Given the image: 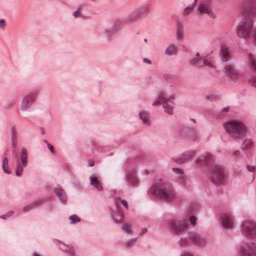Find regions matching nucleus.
Returning a JSON list of instances; mask_svg holds the SVG:
<instances>
[{"label":"nucleus","mask_w":256,"mask_h":256,"mask_svg":"<svg viewBox=\"0 0 256 256\" xmlns=\"http://www.w3.org/2000/svg\"><path fill=\"white\" fill-rule=\"evenodd\" d=\"M255 0H242L239 5V11L242 19L236 28L239 37L247 38L254 33L252 18L256 16Z\"/></svg>","instance_id":"obj_1"},{"label":"nucleus","mask_w":256,"mask_h":256,"mask_svg":"<svg viewBox=\"0 0 256 256\" xmlns=\"http://www.w3.org/2000/svg\"><path fill=\"white\" fill-rule=\"evenodd\" d=\"M184 30L183 28L178 26L176 29V37L178 40H182L183 38Z\"/></svg>","instance_id":"obj_33"},{"label":"nucleus","mask_w":256,"mask_h":256,"mask_svg":"<svg viewBox=\"0 0 256 256\" xmlns=\"http://www.w3.org/2000/svg\"><path fill=\"white\" fill-rule=\"evenodd\" d=\"M115 210L111 212V217L113 220L116 223L120 222L122 220V216L121 212L118 210V206L120 204V202L116 199H114Z\"/></svg>","instance_id":"obj_16"},{"label":"nucleus","mask_w":256,"mask_h":256,"mask_svg":"<svg viewBox=\"0 0 256 256\" xmlns=\"http://www.w3.org/2000/svg\"><path fill=\"white\" fill-rule=\"evenodd\" d=\"M68 218L70 220V223L72 224H74L80 221V218L76 214L71 215Z\"/></svg>","instance_id":"obj_32"},{"label":"nucleus","mask_w":256,"mask_h":256,"mask_svg":"<svg viewBox=\"0 0 256 256\" xmlns=\"http://www.w3.org/2000/svg\"><path fill=\"white\" fill-rule=\"evenodd\" d=\"M74 16L75 18H76L78 17V11H75L73 12L72 14Z\"/></svg>","instance_id":"obj_55"},{"label":"nucleus","mask_w":256,"mask_h":256,"mask_svg":"<svg viewBox=\"0 0 256 256\" xmlns=\"http://www.w3.org/2000/svg\"><path fill=\"white\" fill-rule=\"evenodd\" d=\"M143 62L144 63H146L149 64H152V62L150 60L147 58H143Z\"/></svg>","instance_id":"obj_48"},{"label":"nucleus","mask_w":256,"mask_h":256,"mask_svg":"<svg viewBox=\"0 0 256 256\" xmlns=\"http://www.w3.org/2000/svg\"><path fill=\"white\" fill-rule=\"evenodd\" d=\"M122 230L123 232L126 233L128 234H130L132 231V226L128 224H123L122 225Z\"/></svg>","instance_id":"obj_30"},{"label":"nucleus","mask_w":256,"mask_h":256,"mask_svg":"<svg viewBox=\"0 0 256 256\" xmlns=\"http://www.w3.org/2000/svg\"><path fill=\"white\" fill-rule=\"evenodd\" d=\"M47 147L49 150L52 153L53 152V146L50 145L49 144H48Z\"/></svg>","instance_id":"obj_51"},{"label":"nucleus","mask_w":256,"mask_h":256,"mask_svg":"<svg viewBox=\"0 0 256 256\" xmlns=\"http://www.w3.org/2000/svg\"><path fill=\"white\" fill-rule=\"evenodd\" d=\"M128 182L132 183V184H136V181L132 176L128 178Z\"/></svg>","instance_id":"obj_46"},{"label":"nucleus","mask_w":256,"mask_h":256,"mask_svg":"<svg viewBox=\"0 0 256 256\" xmlns=\"http://www.w3.org/2000/svg\"><path fill=\"white\" fill-rule=\"evenodd\" d=\"M225 71L227 76L232 80L235 81L238 78V72L235 70L232 65H228L225 67Z\"/></svg>","instance_id":"obj_19"},{"label":"nucleus","mask_w":256,"mask_h":256,"mask_svg":"<svg viewBox=\"0 0 256 256\" xmlns=\"http://www.w3.org/2000/svg\"><path fill=\"white\" fill-rule=\"evenodd\" d=\"M89 180L90 184L98 191H102V190L103 188L101 180L96 174H90L89 176Z\"/></svg>","instance_id":"obj_17"},{"label":"nucleus","mask_w":256,"mask_h":256,"mask_svg":"<svg viewBox=\"0 0 256 256\" xmlns=\"http://www.w3.org/2000/svg\"><path fill=\"white\" fill-rule=\"evenodd\" d=\"M202 66H205L210 68H214L215 64L213 62L210 60L206 59L202 60Z\"/></svg>","instance_id":"obj_31"},{"label":"nucleus","mask_w":256,"mask_h":256,"mask_svg":"<svg viewBox=\"0 0 256 256\" xmlns=\"http://www.w3.org/2000/svg\"><path fill=\"white\" fill-rule=\"evenodd\" d=\"M246 168L248 171L250 172H254V170H255L254 166H252L246 165Z\"/></svg>","instance_id":"obj_43"},{"label":"nucleus","mask_w":256,"mask_h":256,"mask_svg":"<svg viewBox=\"0 0 256 256\" xmlns=\"http://www.w3.org/2000/svg\"><path fill=\"white\" fill-rule=\"evenodd\" d=\"M122 24V22L120 20H116L112 24V28H119L121 26Z\"/></svg>","instance_id":"obj_37"},{"label":"nucleus","mask_w":256,"mask_h":256,"mask_svg":"<svg viewBox=\"0 0 256 256\" xmlns=\"http://www.w3.org/2000/svg\"><path fill=\"white\" fill-rule=\"evenodd\" d=\"M74 252V250L73 248H69L66 250V252L70 255L73 254Z\"/></svg>","instance_id":"obj_45"},{"label":"nucleus","mask_w":256,"mask_h":256,"mask_svg":"<svg viewBox=\"0 0 256 256\" xmlns=\"http://www.w3.org/2000/svg\"><path fill=\"white\" fill-rule=\"evenodd\" d=\"M197 218L195 216H190V224L193 226H195L196 224Z\"/></svg>","instance_id":"obj_39"},{"label":"nucleus","mask_w":256,"mask_h":256,"mask_svg":"<svg viewBox=\"0 0 256 256\" xmlns=\"http://www.w3.org/2000/svg\"><path fill=\"white\" fill-rule=\"evenodd\" d=\"M54 192L61 202L64 204L66 202L67 200L66 196L60 186H58L55 188Z\"/></svg>","instance_id":"obj_23"},{"label":"nucleus","mask_w":256,"mask_h":256,"mask_svg":"<svg viewBox=\"0 0 256 256\" xmlns=\"http://www.w3.org/2000/svg\"><path fill=\"white\" fill-rule=\"evenodd\" d=\"M213 159L212 156L208 153L206 152L200 156L196 160V164L198 165H204L210 163Z\"/></svg>","instance_id":"obj_18"},{"label":"nucleus","mask_w":256,"mask_h":256,"mask_svg":"<svg viewBox=\"0 0 256 256\" xmlns=\"http://www.w3.org/2000/svg\"><path fill=\"white\" fill-rule=\"evenodd\" d=\"M13 214L12 211H8L4 214L0 216V218L6 220L11 216Z\"/></svg>","instance_id":"obj_38"},{"label":"nucleus","mask_w":256,"mask_h":256,"mask_svg":"<svg viewBox=\"0 0 256 256\" xmlns=\"http://www.w3.org/2000/svg\"><path fill=\"white\" fill-rule=\"evenodd\" d=\"M2 168L4 172L6 174H10L12 173V171L8 168V159L6 154H4L2 156Z\"/></svg>","instance_id":"obj_28"},{"label":"nucleus","mask_w":256,"mask_h":256,"mask_svg":"<svg viewBox=\"0 0 256 256\" xmlns=\"http://www.w3.org/2000/svg\"><path fill=\"white\" fill-rule=\"evenodd\" d=\"M172 170L176 174V178L180 182H186V176L182 170L178 168H172Z\"/></svg>","instance_id":"obj_27"},{"label":"nucleus","mask_w":256,"mask_h":256,"mask_svg":"<svg viewBox=\"0 0 256 256\" xmlns=\"http://www.w3.org/2000/svg\"><path fill=\"white\" fill-rule=\"evenodd\" d=\"M188 225L187 222H180L176 220H172L168 222V228L170 232L179 235L187 228Z\"/></svg>","instance_id":"obj_11"},{"label":"nucleus","mask_w":256,"mask_h":256,"mask_svg":"<svg viewBox=\"0 0 256 256\" xmlns=\"http://www.w3.org/2000/svg\"><path fill=\"white\" fill-rule=\"evenodd\" d=\"M248 63L252 72L255 75V76L249 78L250 84L256 87V56L253 54H248Z\"/></svg>","instance_id":"obj_14"},{"label":"nucleus","mask_w":256,"mask_h":256,"mask_svg":"<svg viewBox=\"0 0 256 256\" xmlns=\"http://www.w3.org/2000/svg\"><path fill=\"white\" fill-rule=\"evenodd\" d=\"M148 232L147 228H144L142 229V232H140V235L142 236L146 234Z\"/></svg>","instance_id":"obj_52"},{"label":"nucleus","mask_w":256,"mask_h":256,"mask_svg":"<svg viewBox=\"0 0 256 256\" xmlns=\"http://www.w3.org/2000/svg\"><path fill=\"white\" fill-rule=\"evenodd\" d=\"M240 250L242 256H256V244L254 242H248L242 245Z\"/></svg>","instance_id":"obj_13"},{"label":"nucleus","mask_w":256,"mask_h":256,"mask_svg":"<svg viewBox=\"0 0 256 256\" xmlns=\"http://www.w3.org/2000/svg\"><path fill=\"white\" fill-rule=\"evenodd\" d=\"M150 190L154 196L160 200H170L176 198V193L172 188L162 178L156 180L151 186Z\"/></svg>","instance_id":"obj_2"},{"label":"nucleus","mask_w":256,"mask_h":256,"mask_svg":"<svg viewBox=\"0 0 256 256\" xmlns=\"http://www.w3.org/2000/svg\"><path fill=\"white\" fill-rule=\"evenodd\" d=\"M254 174H253L252 175V180L254 179Z\"/></svg>","instance_id":"obj_59"},{"label":"nucleus","mask_w":256,"mask_h":256,"mask_svg":"<svg viewBox=\"0 0 256 256\" xmlns=\"http://www.w3.org/2000/svg\"><path fill=\"white\" fill-rule=\"evenodd\" d=\"M244 234L252 239L256 238V225L249 220H244L241 224Z\"/></svg>","instance_id":"obj_10"},{"label":"nucleus","mask_w":256,"mask_h":256,"mask_svg":"<svg viewBox=\"0 0 256 256\" xmlns=\"http://www.w3.org/2000/svg\"><path fill=\"white\" fill-rule=\"evenodd\" d=\"M178 46L174 44H170L168 46L165 51L164 54L168 56L176 54L178 52Z\"/></svg>","instance_id":"obj_26"},{"label":"nucleus","mask_w":256,"mask_h":256,"mask_svg":"<svg viewBox=\"0 0 256 256\" xmlns=\"http://www.w3.org/2000/svg\"><path fill=\"white\" fill-rule=\"evenodd\" d=\"M43 141H44V142L45 144H46V146L48 145V141H47L46 140H44Z\"/></svg>","instance_id":"obj_56"},{"label":"nucleus","mask_w":256,"mask_h":256,"mask_svg":"<svg viewBox=\"0 0 256 256\" xmlns=\"http://www.w3.org/2000/svg\"><path fill=\"white\" fill-rule=\"evenodd\" d=\"M112 153H110L108 156H112Z\"/></svg>","instance_id":"obj_60"},{"label":"nucleus","mask_w":256,"mask_h":256,"mask_svg":"<svg viewBox=\"0 0 256 256\" xmlns=\"http://www.w3.org/2000/svg\"><path fill=\"white\" fill-rule=\"evenodd\" d=\"M188 238L192 243L200 248H204L206 244V238L196 232H190L188 233Z\"/></svg>","instance_id":"obj_9"},{"label":"nucleus","mask_w":256,"mask_h":256,"mask_svg":"<svg viewBox=\"0 0 256 256\" xmlns=\"http://www.w3.org/2000/svg\"><path fill=\"white\" fill-rule=\"evenodd\" d=\"M180 256H194V255L192 252L186 250L182 252Z\"/></svg>","instance_id":"obj_40"},{"label":"nucleus","mask_w":256,"mask_h":256,"mask_svg":"<svg viewBox=\"0 0 256 256\" xmlns=\"http://www.w3.org/2000/svg\"><path fill=\"white\" fill-rule=\"evenodd\" d=\"M254 146V142L250 138H246L242 142L241 149L244 152L248 151L252 149Z\"/></svg>","instance_id":"obj_24"},{"label":"nucleus","mask_w":256,"mask_h":256,"mask_svg":"<svg viewBox=\"0 0 256 256\" xmlns=\"http://www.w3.org/2000/svg\"><path fill=\"white\" fill-rule=\"evenodd\" d=\"M230 49L228 47L224 46L221 47L220 50V56L222 62H226L230 60Z\"/></svg>","instance_id":"obj_20"},{"label":"nucleus","mask_w":256,"mask_h":256,"mask_svg":"<svg viewBox=\"0 0 256 256\" xmlns=\"http://www.w3.org/2000/svg\"><path fill=\"white\" fill-rule=\"evenodd\" d=\"M240 152L239 150H234L233 152H232V156L235 157V158H238L239 157L240 155Z\"/></svg>","instance_id":"obj_44"},{"label":"nucleus","mask_w":256,"mask_h":256,"mask_svg":"<svg viewBox=\"0 0 256 256\" xmlns=\"http://www.w3.org/2000/svg\"><path fill=\"white\" fill-rule=\"evenodd\" d=\"M10 132L12 138H14V137L16 136V130L13 128H11L10 129Z\"/></svg>","instance_id":"obj_42"},{"label":"nucleus","mask_w":256,"mask_h":256,"mask_svg":"<svg viewBox=\"0 0 256 256\" xmlns=\"http://www.w3.org/2000/svg\"><path fill=\"white\" fill-rule=\"evenodd\" d=\"M144 42H147V39H146V38H145V39L144 40Z\"/></svg>","instance_id":"obj_57"},{"label":"nucleus","mask_w":256,"mask_h":256,"mask_svg":"<svg viewBox=\"0 0 256 256\" xmlns=\"http://www.w3.org/2000/svg\"><path fill=\"white\" fill-rule=\"evenodd\" d=\"M198 11L200 14H206L210 18H215L210 0H204L200 2L198 6Z\"/></svg>","instance_id":"obj_12"},{"label":"nucleus","mask_w":256,"mask_h":256,"mask_svg":"<svg viewBox=\"0 0 256 256\" xmlns=\"http://www.w3.org/2000/svg\"><path fill=\"white\" fill-rule=\"evenodd\" d=\"M31 256H43L39 252H33L31 254Z\"/></svg>","instance_id":"obj_47"},{"label":"nucleus","mask_w":256,"mask_h":256,"mask_svg":"<svg viewBox=\"0 0 256 256\" xmlns=\"http://www.w3.org/2000/svg\"><path fill=\"white\" fill-rule=\"evenodd\" d=\"M208 176L212 182L216 184H224L228 180L224 168L219 164L214 165L210 168Z\"/></svg>","instance_id":"obj_5"},{"label":"nucleus","mask_w":256,"mask_h":256,"mask_svg":"<svg viewBox=\"0 0 256 256\" xmlns=\"http://www.w3.org/2000/svg\"><path fill=\"white\" fill-rule=\"evenodd\" d=\"M224 127L228 136L234 140H240L246 136L247 128L245 124L240 120H232L224 124Z\"/></svg>","instance_id":"obj_3"},{"label":"nucleus","mask_w":256,"mask_h":256,"mask_svg":"<svg viewBox=\"0 0 256 256\" xmlns=\"http://www.w3.org/2000/svg\"><path fill=\"white\" fill-rule=\"evenodd\" d=\"M40 92L38 90H32L26 94L21 100L20 110L22 112L28 110L32 106L36 100Z\"/></svg>","instance_id":"obj_6"},{"label":"nucleus","mask_w":256,"mask_h":256,"mask_svg":"<svg viewBox=\"0 0 256 256\" xmlns=\"http://www.w3.org/2000/svg\"><path fill=\"white\" fill-rule=\"evenodd\" d=\"M194 156V152L193 151L184 152L176 159V162L180 164H183L188 161Z\"/></svg>","instance_id":"obj_21"},{"label":"nucleus","mask_w":256,"mask_h":256,"mask_svg":"<svg viewBox=\"0 0 256 256\" xmlns=\"http://www.w3.org/2000/svg\"><path fill=\"white\" fill-rule=\"evenodd\" d=\"M20 160L16 158L15 160L16 167V175L17 176L20 177L22 176L24 168L26 167L28 160V150L25 148L21 150L20 152Z\"/></svg>","instance_id":"obj_8"},{"label":"nucleus","mask_w":256,"mask_h":256,"mask_svg":"<svg viewBox=\"0 0 256 256\" xmlns=\"http://www.w3.org/2000/svg\"><path fill=\"white\" fill-rule=\"evenodd\" d=\"M221 223L224 229L232 228L234 220L232 216L230 213H224L220 216Z\"/></svg>","instance_id":"obj_15"},{"label":"nucleus","mask_w":256,"mask_h":256,"mask_svg":"<svg viewBox=\"0 0 256 256\" xmlns=\"http://www.w3.org/2000/svg\"><path fill=\"white\" fill-rule=\"evenodd\" d=\"M120 202H121L122 204L124 206V207L125 208V209L127 210L128 206H127L126 202L124 200H121Z\"/></svg>","instance_id":"obj_49"},{"label":"nucleus","mask_w":256,"mask_h":256,"mask_svg":"<svg viewBox=\"0 0 256 256\" xmlns=\"http://www.w3.org/2000/svg\"><path fill=\"white\" fill-rule=\"evenodd\" d=\"M6 26L5 20L4 19L0 20V28L2 30H4Z\"/></svg>","instance_id":"obj_41"},{"label":"nucleus","mask_w":256,"mask_h":256,"mask_svg":"<svg viewBox=\"0 0 256 256\" xmlns=\"http://www.w3.org/2000/svg\"><path fill=\"white\" fill-rule=\"evenodd\" d=\"M93 166V164H90V166Z\"/></svg>","instance_id":"obj_58"},{"label":"nucleus","mask_w":256,"mask_h":256,"mask_svg":"<svg viewBox=\"0 0 256 256\" xmlns=\"http://www.w3.org/2000/svg\"><path fill=\"white\" fill-rule=\"evenodd\" d=\"M40 132L42 134H45V130H44V128L42 127H40Z\"/></svg>","instance_id":"obj_54"},{"label":"nucleus","mask_w":256,"mask_h":256,"mask_svg":"<svg viewBox=\"0 0 256 256\" xmlns=\"http://www.w3.org/2000/svg\"><path fill=\"white\" fill-rule=\"evenodd\" d=\"M253 37L254 39V43L256 44V26L254 30Z\"/></svg>","instance_id":"obj_50"},{"label":"nucleus","mask_w":256,"mask_h":256,"mask_svg":"<svg viewBox=\"0 0 256 256\" xmlns=\"http://www.w3.org/2000/svg\"><path fill=\"white\" fill-rule=\"evenodd\" d=\"M228 108H229V107H228V106L226 107V108H223L221 110V112H228Z\"/></svg>","instance_id":"obj_53"},{"label":"nucleus","mask_w":256,"mask_h":256,"mask_svg":"<svg viewBox=\"0 0 256 256\" xmlns=\"http://www.w3.org/2000/svg\"><path fill=\"white\" fill-rule=\"evenodd\" d=\"M190 241L188 239L182 238L178 241V244L181 247H185L190 245Z\"/></svg>","instance_id":"obj_34"},{"label":"nucleus","mask_w":256,"mask_h":256,"mask_svg":"<svg viewBox=\"0 0 256 256\" xmlns=\"http://www.w3.org/2000/svg\"><path fill=\"white\" fill-rule=\"evenodd\" d=\"M15 104L12 101H8L4 106V108L6 110H9L12 109L14 106Z\"/></svg>","instance_id":"obj_36"},{"label":"nucleus","mask_w":256,"mask_h":256,"mask_svg":"<svg viewBox=\"0 0 256 256\" xmlns=\"http://www.w3.org/2000/svg\"><path fill=\"white\" fill-rule=\"evenodd\" d=\"M190 63L198 68H202V60L199 52H197L195 56L190 58Z\"/></svg>","instance_id":"obj_25"},{"label":"nucleus","mask_w":256,"mask_h":256,"mask_svg":"<svg viewBox=\"0 0 256 256\" xmlns=\"http://www.w3.org/2000/svg\"><path fill=\"white\" fill-rule=\"evenodd\" d=\"M136 238L128 240L125 242L124 245L126 247L132 246L136 242Z\"/></svg>","instance_id":"obj_35"},{"label":"nucleus","mask_w":256,"mask_h":256,"mask_svg":"<svg viewBox=\"0 0 256 256\" xmlns=\"http://www.w3.org/2000/svg\"><path fill=\"white\" fill-rule=\"evenodd\" d=\"M198 0H194V2L191 5L186 7L184 10V14L188 15L190 14L196 5Z\"/></svg>","instance_id":"obj_29"},{"label":"nucleus","mask_w":256,"mask_h":256,"mask_svg":"<svg viewBox=\"0 0 256 256\" xmlns=\"http://www.w3.org/2000/svg\"><path fill=\"white\" fill-rule=\"evenodd\" d=\"M138 116L144 125H150V114L148 112L144 110H140L138 112Z\"/></svg>","instance_id":"obj_22"},{"label":"nucleus","mask_w":256,"mask_h":256,"mask_svg":"<svg viewBox=\"0 0 256 256\" xmlns=\"http://www.w3.org/2000/svg\"><path fill=\"white\" fill-rule=\"evenodd\" d=\"M148 12V6H142L136 8L126 19V22H136L146 16Z\"/></svg>","instance_id":"obj_7"},{"label":"nucleus","mask_w":256,"mask_h":256,"mask_svg":"<svg viewBox=\"0 0 256 256\" xmlns=\"http://www.w3.org/2000/svg\"><path fill=\"white\" fill-rule=\"evenodd\" d=\"M174 95L167 90L161 91L158 95L156 100L152 103V106L162 105L164 112L169 114L173 113Z\"/></svg>","instance_id":"obj_4"}]
</instances>
